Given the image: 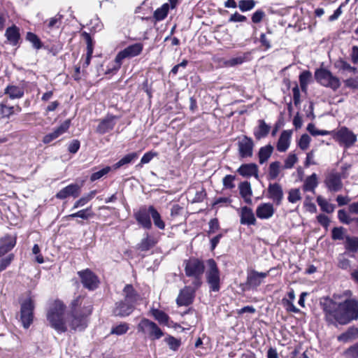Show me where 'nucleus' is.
<instances>
[{"label": "nucleus", "instance_id": "1", "mask_svg": "<svg viewBox=\"0 0 358 358\" xmlns=\"http://www.w3.org/2000/svg\"><path fill=\"white\" fill-rule=\"evenodd\" d=\"M320 306L329 324L345 325L358 319V301L352 297L350 290L321 299Z\"/></svg>", "mask_w": 358, "mask_h": 358}, {"label": "nucleus", "instance_id": "2", "mask_svg": "<svg viewBox=\"0 0 358 358\" xmlns=\"http://www.w3.org/2000/svg\"><path fill=\"white\" fill-rule=\"evenodd\" d=\"M92 312L91 301L84 296H77L71 302V313L68 323L74 331H83L87 326V317Z\"/></svg>", "mask_w": 358, "mask_h": 358}, {"label": "nucleus", "instance_id": "3", "mask_svg": "<svg viewBox=\"0 0 358 358\" xmlns=\"http://www.w3.org/2000/svg\"><path fill=\"white\" fill-rule=\"evenodd\" d=\"M65 306L59 301H55L51 304L47 313V319L51 327L59 333L65 332L66 327L64 320Z\"/></svg>", "mask_w": 358, "mask_h": 358}, {"label": "nucleus", "instance_id": "4", "mask_svg": "<svg viewBox=\"0 0 358 358\" xmlns=\"http://www.w3.org/2000/svg\"><path fill=\"white\" fill-rule=\"evenodd\" d=\"M184 264L186 276L192 279V284L195 288H199L202 284V277L205 271L203 261L190 258L185 260Z\"/></svg>", "mask_w": 358, "mask_h": 358}, {"label": "nucleus", "instance_id": "5", "mask_svg": "<svg viewBox=\"0 0 358 358\" xmlns=\"http://www.w3.org/2000/svg\"><path fill=\"white\" fill-rule=\"evenodd\" d=\"M138 332L142 334L145 338L151 341L160 339L164 336V331L152 320L143 317L137 325Z\"/></svg>", "mask_w": 358, "mask_h": 358}, {"label": "nucleus", "instance_id": "6", "mask_svg": "<svg viewBox=\"0 0 358 358\" xmlns=\"http://www.w3.org/2000/svg\"><path fill=\"white\" fill-rule=\"evenodd\" d=\"M315 78L321 85L329 87L334 91H336L341 87L339 78L326 69H317L315 72Z\"/></svg>", "mask_w": 358, "mask_h": 358}, {"label": "nucleus", "instance_id": "7", "mask_svg": "<svg viewBox=\"0 0 358 358\" xmlns=\"http://www.w3.org/2000/svg\"><path fill=\"white\" fill-rule=\"evenodd\" d=\"M208 268L206 271V281L209 285L210 290L218 292L220 289V273L215 261L209 259L207 262Z\"/></svg>", "mask_w": 358, "mask_h": 358}, {"label": "nucleus", "instance_id": "8", "mask_svg": "<svg viewBox=\"0 0 358 358\" xmlns=\"http://www.w3.org/2000/svg\"><path fill=\"white\" fill-rule=\"evenodd\" d=\"M34 303L31 298L25 299L20 307V320L24 328L28 329L34 320Z\"/></svg>", "mask_w": 358, "mask_h": 358}, {"label": "nucleus", "instance_id": "9", "mask_svg": "<svg viewBox=\"0 0 358 358\" xmlns=\"http://www.w3.org/2000/svg\"><path fill=\"white\" fill-rule=\"evenodd\" d=\"M143 45L142 43H137L133 45H129L123 50L120 51L115 59V62L116 64V69L120 68L122 64V61L128 57H134L138 55H140L143 50Z\"/></svg>", "mask_w": 358, "mask_h": 358}, {"label": "nucleus", "instance_id": "10", "mask_svg": "<svg viewBox=\"0 0 358 358\" xmlns=\"http://www.w3.org/2000/svg\"><path fill=\"white\" fill-rule=\"evenodd\" d=\"M83 285L89 290H94L98 287V277L90 269L87 268L78 272Z\"/></svg>", "mask_w": 358, "mask_h": 358}, {"label": "nucleus", "instance_id": "11", "mask_svg": "<svg viewBox=\"0 0 358 358\" xmlns=\"http://www.w3.org/2000/svg\"><path fill=\"white\" fill-rule=\"evenodd\" d=\"M335 139L340 143L348 148L357 141V136L345 127L338 130L334 136Z\"/></svg>", "mask_w": 358, "mask_h": 358}, {"label": "nucleus", "instance_id": "12", "mask_svg": "<svg viewBox=\"0 0 358 358\" xmlns=\"http://www.w3.org/2000/svg\"><path fill=\"white\" fill-rule=\"evenodd\" d=\"M267 272H258L255 270L248 273L245 286L248 289H257L263 282V280L268 275Z\"/></svg>", "mask_w": 358, "mask_h": 358}, {"label": "nucleus", "instance_id": "13", "mask_svg": "<svg viewBox=\"0 0 358 358\" xmlns=\"http://www.w3.org/2000/svg\"><path fill=\"white\" fill-rule=\"evenodd\" d=\"M134 216L137 222L143 228L150 229L152 228V222L150 220L151 211L150 206H141L138 210L134 213Z\"/></svg>", "mask_w": 358, "mask_h": 358}, {"label": "nucleus", "instance_id": "14", "mask_svg": "<svg viewBox=\"0 0 358 358\" xmlns=\"http://www.w3.org/2000/svg\"><path fill=\"white\" fill-rule=\"evenodd\" d=\"M239 155L242 158L252 156L254 143L251 138L244 136L238 143Z\"/></svg>", "mask_w": 358, "mask_h": 358}, {"label": "nucleus", "instance_id": "15", "mask_svg": "<svg viewBox=\"0 0 358 358\" xmlns=\"http://www.w3.org/2000/svg\"><path fill=\"white\" fill-rule=\"evenodd\" d=\"M195 288H192L190 286H186L182 289L176 299L177 304L180 306H188L192 303L194 297Z\"/></svg>", "mask_w": 358, "mask_h": 358}, {"label": "nucleus", "instance_id": "16", "mask_svg": "<svg viewBox=\"0 0 358 358\" xmlns=\"http://www.w3.org/2000/svg\"><path fill=\"white\" fill-rule=\"evenodd\" d=\"M325 184L327 188L331 192H338L343 187L341 175L338 173H330L327 175Z\"/></svg>", "mask_w": 358, "mask_h": 358}, {"label": "nucleus", "instance_id": "17", "mask_svg": "<svg viewBox=\"0 0 358 358\" xmlns=\"http://www.w3.org/2000/svg\"><path fill=\"white\" fill-rule=\"evenodd\" d=\"M267 190L268 197L271 199L277 206L280 205L283 199V190L281 185L278 183L269 184Z\"/></svg>", "mask_w": 358, "mask_h": 358}, {"label": "nucleus", "instance_id": "18", "mask_svg": "<svg viewBox=\"0 0 358 358\" xmlns=\"http://www.w3.org/2000/svg\"><path fill=\"white\" fill-rule=\"evenodd\" d=\"M80 194V187L78 184H71L59 191L55 196L59 199H64L70 196L76 198Z\"/></svg>", "mask_w": 358, "mask_h": 358}, {"label": "nucleus", "instance_id": "19", "mask_svg": "<svg viewBox=\"0 0 358 358\" xmlns=\"http://www.w3.org/2000/svg\"><path fill=\"white\" fill-rule=\"evenodd\" d=\"M117 117L113 115H107L101 120L96 127V132L103 134L112 130L116 124Z\"/></svg>", "mask_w": 358, "mask_h": 358}, {"label": "nucleus", "instance_id": "20", "mask_svg": "<svg viewBox=\"0 0 358 358\" xmlns=\"http://www.w3.org/2000/svg\"><path fill=\"white\" fill-rule=\"evenodd\" d=\"M239 215L241 217V224L246 225L255 224L256 218L252 210L248 206L242 207L240 210Z\"/></svg>", "mask_w": 358, "mask_h": 358}, {"label": "nucleus", "instance_id": "21", "mask_svg": "<svg viewBox=\"0 0 358 358\" xmlns=\"http://www.w3.org/2000/svg\"><path fill=\"white\" fill-rule=\"evenodd\" d=\"M134 304H129L124 301L115 303L113 313L116 316L126 317L134 311Z\"/></svg>", "mask_w": 358, "mask_h": 358}, {"label": "nucleus", "instance_id": "22", "mask_svg": "<svg viewBox=\"0 0 358 358\" xmlns=\"http://www.w3.org/2000/svg\"><path fill=\"white\" fill-rule=\"evenodd\" d=\"M292 134V132L291 130H284L281 133L276 146L277 150L279 152H285L289 148L290 145Z\"/></svg>", "mask_w": 358, "mask_h": 358}, {"label": "nucleus", "instance_id": "23", "mask_svg": "<svg viewBox=\"0 0 358 358\" xmlns=\"http://www.w3.org/2000/svg\"><path fill=\"white\" fill-rule=\"evenodd\" d=\"M273 213L274 208L270 203H262L256 210L257 216L260 219H268L273 216Z\"/></svg>", "mask_w": 358, "mask_h": 358}, {"label": "nucleus", "instance_id": "24", "mask_svg": "<svg viewBox=\"0 0 358 358\" xmlns=\"http://www.w3.org/2000/svg\"><path fill=\"white\" fill-rule=\"evenodd\" d=\"M123 292L124 294V299L123 301L129 304H134V307L137 301L140 299V296L135 291L133 286L127 285L123 289Z\"/></svg>", "mask_w": 358, "mask_h": 358}, {"label": "nucleus", "instance_id": "25", "mask_svg": "<svg viewBox=\"0 0 358 358\" xmlns=\"http://www.w3.org/2000/svg\"><path fill=\"white\" fill-rule=\"evenodd\" d=\"M237 172L243 177L254 176L256 178H258V167L255 164H243L238 169Z\"/></svg>", "mask_w": 358, "mask_h": 358}, {"label": "nucleus", "instance_id": "26", "mask_svg": "<svg viewBox=\"0 0 358 358\" xmlns=\"http://www.w3.org/2000/svg\"><path fill=\"white\" fill-rule=\"evenodd\" d=\"M358 338V328L352 326L337 337V340L343 343H348Z\"/></svg>", "mask_w": 358, "mask_h": 358}, {"label": "nucleus", "instance_id": "27", "mask_svg": "<svg viewBox=\"0 0 358 358\" xmlns=\"http://www.w3.org/2000/svg\"><path fill=\"white\" fill-rule=\"evenodd\" d=\"M15 243V239L10 236H6L0 239V257L11 250Z\"/></svg>", "mask_w": 358, "mask_h": 358}, {"label": "nucleus", "instance_id": "28", "mask_svg": "<svg viewBox=\"0 0 358 358\" xmlns=\"http://www.w3.org/2000/svg\"><path fill=\"white\" fill-rule=\"evenodd\" d=\"M4 93L12 99H20L24 96V90L21 86L8 85L5 89Z\"/></svg>", "mask_w": 358, "mask_h": 358}, {"label": "nucleus", "instance_id": "29", "mask_svg": "<svg viewBox=\"0 0 358 358\" xmlns=\"http://www.w3.org/2000/svg\"><path fill=\"white\" fill-rule=\"evenodd\" d=\"M258 123V127L255 130L254 135L257 139H261L268 134L271 127L263 120H259Z\"/></svg>", "mask_w": 358, "mask_h": 358}, {"label": "nucleus", "instance_id": "30", "mask_svg": "<svg viewBox=\"0 0 358 358\" xmlns=\"http://www.w3.org/2000/svg\"><path fill=\"white\" fill-rule=\"evenodd\" d=\"M238 188L240 190V194L244 199V201L248 203H251V196L252 192L250 183L247 181L241 182Z\"/></svg>", "mask_w": 358, "mask_h": 358}, {"label": "nucleus", "instance_id": "31", "mask_svg": "<svg viewBox=\"0 0 358 358\" xmlns=\"http://www.w3.org/2000/svg\"><path fill=\"white\" fill-rule=\"evenodd\" d=\"M273 152V147L268 144L260 148L258 152L259 162L263 164L268 161Z\"/></svg>", "mask_w": 358, "mask_h": 358}, {"label": "nucleus", "instance_id": "32", "mask_svg": "<svg viewBox=\"0 0 358 358\" xmlns=\"http://www.w3.org/2000/svg\"><path fill=\"white\" fill-rule=\"evenodd\" d=\"M5 36L11 44L16 45L20 36L19 29L15 25L8 27L6 30Z\"/></svg>", "mask_w": 358, "mask_h": 358}, {"label": "nucleus", "instance_id": "33", "mask_svg": "<svg viewBox=\"0 0 358 358\" xmlns=\"http://www.w3.org/2000/svg\"><path fill=\"white\" fill-rule=\"evenodd\" d=\"M138 157L137 152H131L123 157L120 160L116 162L112 166L114 170L118 169L120 167L129 164L135 161Z\"/></svg>", "mask_w": 358, "mask_h": 358}, {"label": "nucleus", "instance_id": "34", "mask_svg": "<svg viewBox=\"0 0 358 358\" xmlns=\"http://www.w3.org/2000/svg\"><path fill=\"white\" fill-rule=\"evenodd\" d=\"M317 177L315 173L306 178L303 185V189L305 192H313L315 188L317 186Z\"/></svg>", "mask_w": 358, "mask_h": 358}, {"label": "nucleus", "instance_id": "35", "mask_svg": "<svg viewBox=\"0 0 358 358\" xmlns=\"http://www.w3.org/2000/svg\"><path fill=\"white\" fill-rule=\"evenodd\" d=\"M150 312L152 315L157 321L159 322V323L164 325H169V317L164 311L156 308H152Z\"/></svg>", "mask_w": 358, "mask_h": 358}, {"label": "nucleus", "instance_id": "36", "mask_svg": "<svg viewBox=\"0 0 358 358\" xmlns=\"http://www.w3.org/2000/svg\"><path fill=\"white\" fill-rule=\"evenodd\" d=\"M85 34V39L87 42V54L85 60L83 64V67L85 68L90 64L91 58L93 54V43L90 36L88 34Z\"/></svg>", "mask_w": 358, "mask_h": 358}, {"label": "nucleus", "instance_id": "37", "mask_svg": "<svg viewBox=\"0 0 358 358\" xmlns=\"http://www.w3.org/2000/svg\"><path fill=\"white\" fill-rule=\"evenodd\" d=\"M345 248L352 252H357L358 251V237L355 236H345L344 243Z\"/></svg>", "mask_w": 358, "mask_h": 358}, {"label": "nucleus", "instance_id": "38", "mask_svg": "<svg viewBox=\"0 0 358 358\" xmlns=\"http://www.w3.org/2000/svg\"><path fill=\"white\" fill-rule=\"evenodd\" d=\"M281 164L278 161L271 162L268 167V177L269 180L276 179L281 171Z\"/></svg>", "mask_w": 358, "mask_h": 358}, {"label": "nucleus", "instance_id": "39", "mask_svg": "<svg viewBox=\"0 0 358 358\" xmlns=\"http://www.w3.org/2000/svg\"><path fill=\"white\" fill-rule=\"evenodd\" d=\"M150 210L151 211V217L153 220L154 224L159 229H165V223L162 220L161 215L159 212L155 209L153 206H150Z\"/></svg>", "mask_w": 358, "mask_h": 358}, {"label": "nucleus", "instance_id": "40", "mask_svg": "<svg viewBox=\"0 0 358 358\" xmlns=\"http://www.w3.org/2000/svg\"><path fill=\"white\" fill-rule=\"evenodd\" d=\"M94 215V213L92 211V208L89 207L83 210H80L75 213H72L66 216V219L69 220L70 218L74 217H80L83 220H87L92 217Z\"/></svg>", "mask_w": 358, "mask_h": 358}, {"label": "nucleus", "instance_id": "41", "mask_svg": "<svg viewBox=\"0 0 358 358\" xmlns=\"http://www.w3.org/2000/svg\"><path fill=\"white\" fill-rule=\"evenodd\" d=\"M170 6L169 3H164L160 8H158L155 12L153 17L157 21L163 20L168 15Z\"/></svg>", "mask_w": 358, "mask_h": 358}, {"label": "nucleus", "instance_id": "42", "mask_svg": "<svg viewBox=\"0 0 358 358\" xmlns=\"http://www.w3.org/2000/svg\"><path fill=\"white\" fill-rule=\"evenodd\" d=\"M317 202L318 205L320 206L322 210L331 213L334 210V206L331 203H329L326 199H324L321 196H318L317 197Z\"/></svg>", "mask_w": 358, "mask_h": 358}, {"label": "nucleus", "instance_id": "43", "mask_svg": "<svg viewBox=\"0 0 358 358\" xmlns=\"http://www.w3.org/2000/svg\"><path fill=\"white\" fill-rule=\"evenodd\" d=\"M312 74L309 71H303L299 76L300 86L303 91H306L311 79Z\"/></svg>", "mask_w": 358, "mask_h": 358}, {"label": "nucleus", "instance_id": "44", "mask_svg": "<svg viewBox=\"0 0 358 358\" xmlns=\"http://www.w3.org/2000/svg\"><path fill=\"white\" fill-rule=\"evenodd\" d=\"M129 329V324L126 322H122L118 325L113 327L110 330V334L121 336L126 334Z\"/></svg>", "mask_w": 358, "mask_h": 358}, {"label": "nucleus", "instance_id": "45", "mask_svg": "<svg viewBox=\"0 0 358 358\" xmlns=\"http://www.w3.org/2000/svg\"><path fill=\"white\" fill-rule=\"evenodd\" d=\"M155 245V241L148 236L145 238L141 240V243L138 244V249L141 251L149 250Z\"/></svg>", "mask_w": 358, "mask_h": 358}, {"label": "nucleus", "instance_id": "46", "mask_svg": "<svg viewBox=\"0 0 358 358\" xmlns=\"http://www.w3.org/2000/svg\"><path fill=\"white\" fill-rule=\"evenodd\" d=\"M254 0H241L238 2V8L242 12L251 10L255 6Z\"/></svg>", "mask_w": 358, "mask_h": 358}, {"label": "nucleus", "instance_id": "47", "mask_svg": "<svg viewBox=\"0 0 358 358\" xmlns=\"http://www.w3.org/2000/svg\"><path fill=\"white\" fill-rule=\"evenodd\" d=\"M287 199L289 202L295 203L301 199L300 189L298 188L291 189L288 193Z\"/></svg>", "mask_w": 358, "mask_h": 358}, {"label": "nucleus", "instance_id": "48", "mask_svg": "<svg viewBox=\"0 0 358 358\" xmlns=\"http://www.w3.org/2000/svg\"><path fill=\"white\" fill-rule=\"evenodd\" d=\"M343 355L345 358H358V342L347 348Z\"/></svg>", "mask_w": 358, "mask_h": 358}, {"label": "nucleus", "instance_id": "49", "mask_svg": "<svg viewBox=\"0 0 358 358\" xmlns=\"http://www.w3.org/2000/svg\"><path fill=\"white\" fill-rule=\"evenodd\" d=\"M164 341L167 343L169 348L173 351H176L181 345L180 341L172 336H167Z\"/></svg>", "mask_w": 358, "mask_h": 358}, {"label": "nucleus", "instance_id": "50", "mask_svg": "<svg viewBox=\"0 0 358 358\" xmlns=\"http://www.w3.org/2000/svg\"><path fill=\"white\" fill-rule=\"evenodd\" d=\"M112 169L113 167L106 166L100 171L93 173L90 176V180L94 182L101 178L103 176L108 174Z\"/></svg>", "mask_w": 358, "mask_h": 358}, {"label": "nucleus", "instance_id": "51", "mask_svg": "<svg viewBox=\"0 0 358 358\" xmlns=\"http://www.w3.org/2000/svg\"><path fill=\"white\" fill-rule=\"evenodd\" d=\"M298 162V157L294 153H289L285 160L283 169H290L294 167V164Z\"/></svg>", "mask_w": 358, "mask_h": 358}, {"label": "nucleus", "instance_id": "52", "mask_svg": "<svg viewBox=\"0 0 358 358\" xmlns=\"http://www.w3.org/2000/svg\"><path fill=\"white\" fill-rule=\"evenodd\" d=\"M27 39L32 43L33 46L38 50L41 48L42 44L39 38L34 33L28 32L27 34Z\"/></svg>", "mask_w": 358, "mask_h": 358}, {"label": "nucleus", "instance_id": "53", "mask_svg": "<svg viewBox=\"0 0 358 358\" xmlns=\"http://www.w3.org/2000/svg\"><path fill=\"white\" fill-rule=\"evenodd\" d=\"M71 124V120H66L59 127H58L57 129H55L53 132L56 135V136L58 138L59 136L63 134L64 132H66Z\"/></svg>", "mask_w": 358, "mask_h": 358}, {"label": "nucleus", "instance_id": "54", "mask_svg": "<svg viewBox=\"0 0 358 358\" xmlns=\"http://www.w3.org/2000/svg\"><path fill=\"white\" fill-rule=\"evenodd\" d=\"M307 130L309 131V133L314 136H326L327 134H329V131H327V130H319L317 129L315 126L312 124V123H310L308 127H307Z\"/></svg>", "mask_w": 358, "mask_h": 358}, {"label": "nucleus", "instance_id": "55", "mask_svg": "<svg viewBox=\"0 0 358 358\" xmlns=\"http://www.w3.org/2000/svg\"><path fill=\"white\" fill-rule=\"evenodd\" d=\"M338 217L339 220L344 224H349L352 222H354V218H350L348 216V215L347 214V213L345 212V210H338Z\"/></svg>", "mask_w": 358, "mask_h": 358}, {"label": "nucleus", "instance_id": "56", "mask_svg": "<svg viewBox=\"0 0 358 358\" xmlns=\"http://www.w3.org/2000/svg\"><path fill=\"white\" fill-rule=\"evenodd\" d=\"M234 180V176L227 175L222 180L223 186L227 189H233L235 187Z\"/></svg>", "mask_w": 358, "mask_h": 358}, {"label": "nucleus", "instance_id": "57", "mask_svg": "<svg viewBox=\"0 0 358 358\" xmlns=\"http://www.w3.org/2000/svg\"><path fill=\"white\" fill-rule=\"evenodd\" d=\"M332 238L334 240H343L344 238V229L343 227H334L332 229Z\"/></svg>", "mask_w": 358, "mask_h": 358}, {"label": "nucleus", "instance_id": "58", "mask_svg": "<svg viewBox=\"0 0 358 358\" xmlns=\"http://www.w3.org/2000/svg\"><path fill=\"white\" fill-rule=\"evenodd\" d=\"M265 17V13L261 9L257 10L252 15V21L253 23L257 24L262 22Z\"/></svg>", "mask_w": 358, "mask_h": 358}, {"label": "nucleus", "instance_id": "59", "mask_svg": "<svg viewBox=\"0 0 358 358\" xmlns=\"http://www.w3.org/2000/svg\"><path fill=\"white\" fill-rule=\"evenodd\" d=\"M310 141V138L309 136L307 134H303L300 138L299 146L301 150H305L308 148Z\"/></svg>", "mask_w": 358, "mask_h": 358}, {"label": "nucleus", "instance_id": "60", "mask_svg": "<svg viewBox=\"0 0 358 358\" xmlns=\"http://www.w3.org/2000/svg\"><path fill=\"white\" fill-rule=\"evenodd\" d=\"M345 86L346 87L350 88L352 90H358V79L354 78H350L343 81Z\"/></svg>", "mask_w": 358, "mask_h": 358}, {"label": "nucleus", "instance_id": "61", "mask_svg": "<svg viewBox=\"0 0 358 358\" xmlns=\"http://www.w3.org/2000/svg\"><path fill=\"white\" fill-rule=\"evenodd\" d=\"M350 64L343 59H339L335 63V67L340 71H350Z\"/></svg>", "mask_w": 358, "mask_h": 358}, {"label": "nucleus", "instance_id": "62", "mask_svg": "<svg viewBox=\"0 0 358 358\" xmlns=\"http://www.w3.org/2000/svg\"><path fill=\"white\" fill-rule=\"evenodd\" d=\"M282 303L286 307L287 311L295 313L299 312V310L294 305L293 301H291L287 299H283Z\"/></svg>", "mask_w": 358, "mask_h": 358}, {"label": "nucleus", "instance_id": "63", "mask_svg": "<svg viewBox=\"0 0 358 358\" xmlns=\"http://www.w3.org/2000/svg\"><path fill=\"white\" fill-rule=\"evenodd\" d=\"M61 19V15H57L55 17L50 18L48 24V28L53 29L55 27H59V24H60Z\"/></svg>", "mask_w": 358, "mask_h": 358}, {"label": "nucleus", "instance_id": "64", "mask_svg": "<svg viewBox=\"0 0 358 358\" xmlns=\"http://www.w3.org/2000/svg\"><path fill=\"white\" fill-rule=\"evenodd\" d=\"M13 259V255H9L0 260V272L5 270Z\"/></svg>", "mask_w": 358, "mask_h": 358}]
</instances>
